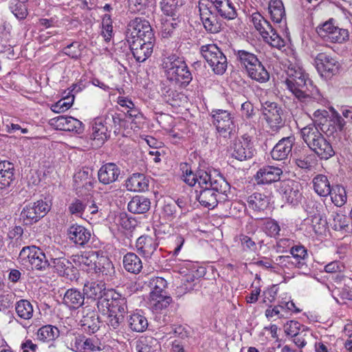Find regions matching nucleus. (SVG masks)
<instances>
[{
	"label": "nucleus",
	"mask_w": 352,
	"mask_h": 352,
	"mask_svg": "<svg viewBox=\"0 0 352 352\" xmlns=\"http://www.w3.org/2000/svg\"><path fill=\"white\" fill-rule=\"evenodd\" d=\"M285 85L302 107H315L322 96L309 75L297 64L289 63L286 70Z\"/></svg>",
	"instance_id": "nucleus-1"
},
{
	"label": "nucleus",
	"mask_w": 352,
	"mask_h": 352,
	"mask_svg": "<svg viewBox=\"0 0 352 352\" xmlns=\"http://www.w3.org/2000/svg\"><path fill=\"white\" fill-rule=\"evenodd\" d=\"M301 138L310 151L321 160H327L335 155L329 140L319 131L314 123H311L300 130Z\"/></svg>",
	"instance_id": "nucleus-2"
},
{
	"label": "nucleus",
	"mask_w": 352,
	"mask_h": 352,
	"mask_svg": "<svg viewBox=\"0 0 352 352\" xmlns=\"http://www.w3.org/2000/svg\"><path fill=\"white\" fill-rule=\"evenodd\" d=\"M162 66L166 80L175 85L186 87L192 80V74L185 60L176 54L164 57Z\"/></svg>",
	"instance_id": "nucleus-3"
},
{
	"label": "nucleus",
	"mask_w": 352,
	"mask_h": 352,
	"mask_svg": "<svg viewBox=\"0 0 352 352\" xmlns=\"http://www.w3.org/2000/svg\"><path fill=\"white\" fill-rule=\"evenodd\" d=\"M234 55L250 78L261 83L269 80V72L253 52L246 50H234Z\"/></svg>",
	"instance_id": "nucleus-4"
},
{
	"label": "nucleus",
	"mask_w": 352,
	"mask_h": 352,
	"mask_svg": "<svg viewBox=\"0 0 352 352\" xmlns=\"http://www.w3.org/2000/svg\"><path fill=\"white\" fill-rule=\"evenodd\" d=\"M251 21L256 30L262 36L265 42L278 50L285 46V40L276 32L270 22L259 12L253 13L251 16Z\"/></svg>",
	"instance_id": "nucleus-5"
},
{
	"label": "nucleus",
	"mask_w": 352,
	"mask_h": 352,
	"mask_svg": "<svg viewBox=\"0 0 352 352\" xmlns=\"http://www.w3.org/2000/svg\"><path fill=\"white\" fill-rule=\"evenodd\" d=\"M200 53L215 74L223 75L226 72L228 67V60L217 45H201Z\"/></svg>",
	"instance_id": "nucleus-6"
},
{
	"label": "nucleus",
	"mask_w": 352,
	"mask_h": 352,
	"mask_svg": "<svg viewBox=\"0 0 352 352\" xmlns=\"http://www.w3.org/2000/svg\"><path fill=\"white\" fill-rule=\"evenodd\" d=\"M212 122L217 133L224 138H231L236 132L234 115L223 109H212L210 112Z\"/></svg>",
	"instance_id": "nucleus-7"
},
{
	"label": "nucleus",
	"mask_w": 352,
	"mask_h": 352,
	"mask_svg": "<svg viewBox=\"0 0 352 352\" xmlns=\"http://www.w3.org/2000/svg\"><path fill=\"white\" fill-rule=\"evenodd\" d=\"M97 307L107 308V313L124 314L127 311V303L125 297L115 289H107L103 292V295L98 300Z\"/></svg>",
	"instance_id": "nucleus-8"
},
{
	"label": "nucleus",
	"mask_w": 352,
	"mask_h": 352,
	"mask_svg": "<svg viewBox=\"0 0 352 352\" xmlns=\"http://www.w3.org/2000/svg\"><path fill=\"white\" fill-rule=\"evenodd\" d=\"M261 111L272 131L276 132L284 126L283 109L278 103L271 101L262 102Z\"/></svg>",
	"instance_id": "nucleus-9"
},
{
	"label": "nucleus",
	"mask_w": 352,
	"mask_h": 352,
	"mask_svg": "<svg viewBox=\"0 0 352 352\" xmlns=\"http://www.w3.org/2000/svg\"><path fill=\"white\" fill-rule=\"evenodd\" d=\"M136 250L146 261L155 263L160 261L162 249L157 250L158 243L149 236H140L135 243Z\"/></svg>",
	"instance_id": "nucleus-10"
},
{
	"label": "nucleus",
	"mask_w": 352,
	"mask_h": 352,
	"mask_svg": "<svg viewBox=\"0 0 352 352\" xmlns=\"http://www.w3.org/2000/svg\"><path fill=\"white\" fill-rule=\"evenodd\" d=\"M126 37L130 40L134 38L155 41L150 23L140 17H136L130 21L128 25Z\"/></svg>",
	"instance_id": "nucleus-11"
},
{
	"label": "nucleus",
	"mask_w": 352,
	"mask_h": 352,
	"mask_svg": "<svg viewBox=\"0 0 352 352\" xmlns=\"http://www.w3.org/2000/svg\"><path fill=\"white\" fill-rule=\"evenodd\" d=\"M50 204L43 199L25 206L21 212V217L26 225L38 222L50 210Z\"/></svg>",
	"instance_id": "nucleus-12"
},
{
	"label": "nucleus",
	"mask_w": 352,
	"mask_h": 352,
	"mask_svg": "<svg viewBox=\"0 0 352 352\" xmlns=\"http://www.w3.org/2000/svg\"><path fill=\"white\" fill-rule=\"evenodd\" d=\"M199 3L206 4L208 10L223 19L230 21L237 16V11L232 0H199Z\"/></svg>",
	"instance_id": "nucleus-13"
},
{
	"label": "nucleus",
	"mask_w": 352,
	"mask_h": 352,
	"mask_svg": "<svg viewBox=\"0 0 352 352\" xmlns=\"http://www.w3.org/2000/svg\"><path fill=\"white\" fill-rule=\"evenodd\" d=\"M230 152L231 156L239 161L251 159L255 152L251 138L244 135L241 138L235 140L230 145Z\"/></svg>",
	"instance_id": "nucleus-14"
},
{
	"label": "nucleus",
	"mask_w": 352,
	"mask_h": 352,
	"mask_svg": "<svg viewBox=\"0 0 352 352\" xmlns=\"http://www.w3.org/2000/svg\"><path fill=\"white\" fill-rule=\"evenodd\" d=\"M275 188L283 199L291 204L296 205L301 199L300 185L298 182L283 180L275 184Z\"/></svg>",
	"instance_id": "nucleus-15"
},
{
	"label": "nucleus",
	"mask_w": 352,
	"mask_h": 352,
	"mask_svg": "<svg viewBox=\"0 0 352 352\" xmlns=\"http://www.w3.org/2000/svg\"><path fill=\"white\" fill-rule=\"evenodd\" d=\"M315 63L318 72L320 75L327 78L338 74L340 64L332 56L326 53H319L315 58Z\"/></svg>",
	"instance_id": "nucleus-16"
},
{
	"label": "nucleus",
	"mask_w": 352,
	"mask_h": 352,
	"mask_svg": "<svg viewBox=\"0 0 352 352\" xmlns=\"http://www.w3.org/2000/svg\"><path fill=\"white\" fill-rule=\"evenodd\" d=\"M130 50L137 62L142 63L148 58L153 51L155 41L127 39Z\"/></svg>",
	"instance_id": "nucleus-17"
},
{
	"label": "nucleus",
	"mask_w": 352,
	"mask_h": 352,
	"mask_svg": "<svg viewBox=\"0 0 352 352\" xmlns=\"http://www.w3.org/2000/svg\"><path fill=\"white\" fill-rule=\"evenodd\" d=\"M14 172V166L12 162L0 160V193L7 195L13 188Z\"/></svg>",
	"instance_id": "nucleus-18"
},
{
	"label": "nucleus",
	"mask_w": 352,
	"mask_h": 352,
	"mask_svg": "<svg viewBox=\"0 0 352 352\" xmlns=\"http://www.w3.org/2000/svg\"><path fill=\"white\" fill-rule=\"evenodd\" d=\"M198 8L200 19L206 32L210 34L219 32L222 25L219 19L220 17L208 10V7L204 3H198Z\"/></svg>",
	"instance_id": "nucleus-19"
},
{
	"label": "nucleus",
	"mask_w": 352,
	"mask_h": 352,
	"mask_svg": "<svg viewBox=\"0 0 352 352\" xmlns=\"http://www.w3.org/2000/svg\"><path fill=\"white\" fill-rule=\"evenodd\" d=\"M50 124L57 129L82 134L84 124L79 120L72 116H59L50 120Z\"/></svg>",
	"instance_id": "nucleus-20"
},
{
	"label": "nucleus",
	"mask_w": 352,
	"mask_h": 352,
	"mask_svg": "<svg viewBox=\"0 0 352 352\" xmlns=\"http://www.w3.org/2000/svg\"><path fill=\"white\" fill-rule=\"evenodd\" d=\"M179 85H175L169 80H165L160 84V91L165 101L172 106H179L184 98V95L179 89L184 88Z\"/></svg>",
	"instance_id": "nucleus-21"
},
{
	"label": "nucleus",
	"mask_w": 352,
	"mask_h": 352,
	"mask_svg": "<svg viewBox=\"0 0 352 352\" xmlns=\"http://www.w3.org/2000/svg\"><path fill=\"white\" fill-rule=\"evenodd\" d=\"M82 318L80 320V324L83 329L89 333H94L100 329V318L95 311V307L85 305L82 307Z\"/></svg>",
	"instance_id": "nucleus-22"
},
{
	"label": "nucleus",
	"mask_w": 352,
	"mask_h": 352,
	"mask_svg": "<svg viewBox=\"0 0 352 352\" xmlns=\"http://www.w3.org/2000/svg\"><path fill=\"white\" fill-rule=\"evenodd\" d=\"M295 141L294 135L281 138L271 151L272 158L278 161L287 160L288 156L292 154Z\"/></svg>",
	"instance_id": "nucleus-23"
},
{
	"label": "nucleus",
	"mask_w": 352,
	"mask_h": 352,
	"mask_svg": "<svg viewBox=\"0 0 352 352\" xmlns=\"http://www.w3.org/2000/svg\"><path fill=\"white\" fill-rule=\"evenodd\" d=\"M54 262V264H50V268H52L60 276L65 277L70 280L77 278L78 270L74 265L72 261H70L66 256L57 262Z\"/></svg>",
	"instance_id": "nucleus-24"
},
{
	"label": "nucleus",
	"mask_w": 352,
	"mask_h": 352,
	"mask_svg": "<svg viewBox=\"0 0 352 352\" xmlns=\"http://www.w3.org/2000/svg\"><path fill=\"white\" fill-rule=\"evenodd\" d=\"M283 170L280 168L273 166H265L260 168L255 176L258 184H269L272 182L278 183Z\"/></svg>",
	"instance_id": "nucleus-25"
},
{
	"label": "nucleus",
	"mask_w": 352,
	"mask_h": 352,
	"mask_svg": "<svg viewBox=\"0 0 352 352\" xmlns=\"http://www.w3.org/2000/svg\"><path fill=\"white\" fill-rule=\"evenodd\" d=\"M295 164L301 169L311 170L316 162V157L305 146L295 147L294 150Z\"/></svg>",
	"instance_id": "nucleus-26"
},
{
	"label": "nucleus",
	"mask_w": 352,
	"mask_h": 352,
	"mask_svg": "<svg viewBox=\"0 0 352 352\" xmlns=\"http://www.w3.org/2000/svg\"><path fill=\"white\" fill-rule=\"evenodd\" d=\"M121 170L115 163H107L102 165L98 172V177L100 183L104 185L111 184L118 180Z\"/></svg>",
	"instance_id": "nucleus-27"
},
{
	"label": "nucleus",
	"mask_w": 352,
	"mask_h": 352,
	"mask_svg": "<svg viewBox=\"0 0 352 352\" xmlns=\"http://www.w3.org/2000/svg\"><path fill=\"white\" fill-rule=\"evenodd\" d=\"M69 239L76 245L85 247L90 240L91 232L82 226L73 224L69 227L67 232Z\"/></svg>",
	"instance_id": "nucleus-28"
},
{
	"label": "nucleus",
	"mask_w": 352,
	"mask_h": 352,
	"mask_svg": "<svg viewBox=\"0 0 352 352\" xmlns=\"http://www.w3.org/2000/svg\"><path fill=\"white\" fill-rule=\"evenodd\" d=\"M85 294L76 288L67 289L63 299V304L70 309H77L80 307L88 305V300L85 302Z\"/></svg>",
	"instance_id": "nucleus-29"
},
{
	"label": "nucleus",
	"mask_w": 352,
	"mask_h": 352,
	"mask_svg": "<svg viewBox=\"0 0 352 352\" xmlns=\"http://www.w3.org/2000/svg\"><path fill=\"white\" fill-rule=\"evenodd\" d=\"M94 269L96 274H101L107 281L112 280L115 276V267L107 256L98 257L97 261H95Z\"/></svg>",
	"instance_id": "nucleus-30"
},
{
	"label": "nucleus",
	"mask_w": 352,
	"mask_h": 352,
	"mask_svg": "<svg viewBox=\"0 0 352 352\" xmlns=\"http://www.w3.org/2000/svg\"><path fill=\"white\" fill-rule=\"evenodd\" d=\"M196 192V199L202 206L213 209L218 205L220 195L213 190L210 189L209 187H204L199 192L197 190Z\"/></svg>",
	"instance_id": "nucleus-31"
},
{
	"label": "nucleus",
	"mask_w": 352,
	"mask_h": 352,
	"mask_svg": "<svg viewBox=\"0 0 352 352\" xmlns=\"http://www.w3.org/2000/svg\"><path fill=\"white\" fill-rule=\"evenodd\" d=\"M129 328L134 332L142 333L148 326V320L142 310L131 313L126 318Z\"/></svg>",
	"instance_id": "nucleus-32"
},
{
	"label": "nucleus",
	"mask_w": 352,
	"mask_h": 352,
	"mask_svg": "<svg viewBox=\"0 0 352 352\" xmlns=\"http://www.w3.org/2000/svg\"><path fill=\"white\" fill-rule=\"evenodd\" d=\"M128 190L144 192L148 190V179L142 173H133L126 180Z\"/></svg>",
	"instance_id": "nucleus-33"
},
{
	"label": "nucleus",
	"mask_w": 352,
	"mask_h": 352,
	"mask_svg": "<svg viewBox=\"0 0 352 352\" xmlns=\"http://www.w3.org/2000/svg\"><path fill=\"white\" fill-rule=\"evenodd\" d=\"M291 257L293 258L297 268L302 271H309V267L307 264L308 258V253L307 249L301 245H294L289 250Z\"/></svg>",
	"instance_id": "nucleus-34"
},
{
	"label": "nucleus",
	"mask_w": 352,
	"mask_h": 352,
	"mask_svg": "<svg viewBox=\"0 0 352 352\" xmlns=\"http://www.w3.org/2000/svg\"><path fill=\"white\" fill-rule=\"evenodd\" d=\"M122 265L126 272L133 274H138L143 268L141 258L134 252H128L124 255Z\"/></svg>",
	"instance_id": "nucleus-35"
},
{
	"label": "nucleus",
	"mask_w": 352,
	"mask_h": 352,
	"mask_svg": "<svg viewBox=\"0 0 352 352\" xmlns=\"http://www.w3.org/2000/svg\"><path fill=\"white\" fill-rule=\"evenodd\" d=\"M127 207L129 211L132 213L144 214L150 210L151 201L144 196L136 195L129 202Z\"/></svg>",
	"instance_id": "nucleus-36"
},
{
	"label": "nucleus",
	"mask_w": 352,
	"mask_h": 352,
	"mask_svg": "<svg viewBox=\"0 0 352 352\" xmlns=\"http://www.w3.org/2000/svg\"><path fill=\"white\" fill-rule=\"evenodd\" d=\"M200 280L194 274H188L183 276L180 285L177 286L175 292L177 296H182L186 293L197 289Z\"/></svg>",
	"instance_id": "nucleus-37"
},
{
	"label": "nucleus",
	"mask_w": 352,
	"mask_h": 352,
	"mask_svg": "<svg viewBox=\"0 0 352 352\" xmlns=\"http://www.w3.org/2000/svg\"><path fill=\"white\" fill-rule=\"evenodd\" d=\"M185 3L186 0H162L160 5L164 15L176 17Z\"/></svg>",
	"instance_id": "nucleus-38"
},
{
	"label": "nucleus",
	"mask_w": 352,
	"mask_h": 352,
	"mask_svg": "<svg viewBox=\"0 0 352 352\" xmlns=\"http://www.w3.org/2000/svg\"><path fill=\"white\" fill-rule=\"evenodd\" d=\"M137 352H159L160 344L152 336H142L136 342Z\"/></svg>",
	"instance_id": "nucleus-39"
},
{
	"label": "nucleus",
	"mask_w": 352,
	"mask_h": 352,
	"mask_svg": "<svg viewBox=\"0 0 352 352\" xmlns=\"http://www.w3.org/2000/svg\"><path fill=\"white\" fill-rule=\"evenodd\" d=\"M214 174L211 176L208 187L219 195H222L230 189V184L219 172L214 170Z\"/></svg>",
	"instance_id": "nucleus-40"
},
{
	"label": "nucleus",
	"mask_w": 352,
	"mask_h": 352,
	"mask_svg": "<svg viewBox=\"0 0 352 352\" xmlns=\"http://www.w3.org/2000/svg\"><path fill=\"white\" fill-rule=\"evenodd\" d=\"M312 182L314 189L318 195L327 197L331 193L332 186L326 175H318L314 177Z\"/></svg>",
	"instance_id": "nucleus-41"
},
{
	"label": "nucleus",
	"mask_w": 352,
	"mask_h": 352,
	"mask_svg": "<svg viewBox=\"0 0 352 352\" xmlns=\"http://www.w3.org/2000/svg\"><path fill=\"white\" fill-rule=\"evenodd\" d=\"M110 137L107 126L101 121L96 120L92 126L91 139L97 141L98 144H103Z\"/></svg>",
	"instance_id": "nucleus-42"
},
{
	"label": "nucleus",
	"mask_w": 352,
	"mask_h": 352,
	"mask_svg": "<svg viewBox=\"0 0 352 352\" xmlns=\"http://www.w3.org/2000/svg\"><path fill=\"white\" fill-rule=\"evenodd\" d=\"M332 219H330L331 228L336 231H344L349 232L351 230L349 226V219L342 212H333L331 215Z\"/></svg>",
	"instance_id": "nucleus-43"
},
{
	"label": "nucleus",
	"mask_w": 352,
	"mask_h": 352,
	"mask_svg": "<svg viewBox=\"0 0 352 352\" xmlns=\"http://www.w3.org/2000/svg\"><path fill=\"white\" fill-rule=\"evenodd\" d=\"M249 207L256 211H263L270 204L268 197L261 193L254 192L248 198Z\"/></svg>",
	"instance_id": "nucleus-44"
},
{
	"label": "nucleus",
	"mask_w": 352,
	"mask_h": 352,
	"mask_svg": "<svg viewBox=\"0 0 352 352\" xmlns=\"http://www.w3.org/2000/svg\"><path fill=\"white\" fill-rule=\"evenodd\" d=\"M269 11L272 21L275 23L285 21V12L283 3L280 0H271L269 3Z\"/></svg>",
	"instance_id": "nucleus-45"
},
{
	"label": "nucleus",
	"mask_w": 352,
	"mask_h": 352,
	"mask_svg": "<svg viewBox=\"0 0 352 352\" xmlns=\"http://www.w3.org/2000/svg\"><path fill=\"white\" fill-rule=\"evenodd\" d=\"M148 285L151 288V298L166 294L165 289L167 286V282L164 278L153 277L150 279Z\"/></svg>",
	"instance_id": "nucleus-46"
},
{
	"label": "nucleus",
	"mask_w": 352,
	"mask_h": 352,
	"mask_svg": "<svg viewBox=\"0 0 352 352\" xmlns=\"http://www.w3.org/2000/svg\"><path fill=\"white\" fill-rule=\"evenodd\" d=\"M95 256L94 252H83L81 254H74L71 256V259L74 265L79 267H93L95 261L93 260Z\"/></svg>",
	"instance_id": "nucleus-47"
},
{
	"label": "nucleus",
	"mask_w": 352,
	"mask_h": 352,
	"mask_svg": "<svg viewBox=\"0 0 352 352\" xmlns=\"http://www.w3.org/2000/svg\"><path fill=\"white\" fill-rule=\"evenodd\" d=\"M38 247L35 245H30L23 247L19 252L18 256V262L27 270H30L32 261L36 255V250Z\"/></svg>",
	"instance_id": "nucleus-48"
},
{
	"label": "nucleus",
	"mask_w": 352,
	"mask_h": 352,
	"mask_svg": "<svg viewBox=\"0 0 352 352\" xmlns=\"http://www.w3.org/2000/svg\"><path fill=\"white\" fill-rule=\"evenodd\" d=\"M102 285L96 283H87L84 285L83 292L84 294H86L88 296V299H91V302L94 305L92 306L97 305L98 301H96V298H98V300L103 295L102 292Z\"/></svg>",
	"instance_id": "nucleus-49"
},
{
	"label": "nucleus",
	"mask_w": 352,
	"mask_h": 352,
	"mask_svg": "<svg viewBox=\"0 0 352 352\" xmlns=\"http://www.w3.org/2000/svg\"><path fill=\"white\" fill-rule=\"evenodd\" d=\"M15 311L18 317L23 320H30L33 316V306L29 300L25 299H21L16 302Z\"/></svg>",
	"instance_id": "nucleus-50"
},
{
	"label": "nucleus",
	"mask_w": 352,
	"mask_h": 352,
	"mask_svg": "<svg viewBox=\"0 0 352 352\" xmlns=\"http://www.w3.org/2000/svg\"><path fill=\"white\" fill-rule=\"evenodd\" d=\"M36 336L41 341L50 342L59 336V330L54 326L45 325L38 330Z\"/></svg>",
	"instance_id": "nucleus-51"
},
{
	"label": "nucleus",
	"mask_w": 352,
	"mask_h": 352,
	"mask_svg": "<svg viewBox=\"0 0 352 352\" xmlns=\"http://www.w3.org/2000/svg\"><path fill=\"white\" fill-rule=\"evenodd\" d=\"M50 268L45 252L38 247L36 255L32 261L30 268L32 270L45 271Z\"/></svg>",
	"instance_id": "nucleus-52"
},
{
	"label": "nucleus",
	"mask_w": 352,
	"mask_h": 352,
	"mask_svg": "<svg viewBox=\"0 0 352 352\" xmlns=\"http://www.w3.org/2000/svg\"><path fill=\"white\" fill-rule=\"evenodd\" d=\"M331 201L337 207H342L347 200L345 188L340 185L332 186L331 192L329 193Z\"/></svg>",
	"instance_id": "nucleus-53"
},
{
	"label": "nucleus",
	"mask_w": 352,
	"mask_h": 352,
	"mask_svg": "<svg viewBox=\"0 0 352 352\" xmlns=\"http://www.w3.org/2000/svg\"><path fill=\"white\" fill-rule=\"evenodd\" d=\"M262 230L268 236L277 239L280 235V227L279 223L274 219H268L263 224Z\"/></svg>",
	"instance_id": "nucleus-54"
},
{
	"label": "nucleus",
	"mask_w": 352,
	"mask_h": 352,
	"mask_svg": "<svg viewBox=\"0 0 352 352\" xmlns=\"http://www.w3.org/2000/svg\"><path fill=\"white\" fill-rule=\"evenodd\" d=\"M179 21L177 18L175 17H173L171 20L166 21L162 27V36L164 38H168L174 36L179 27Z\"/></svg>",
	"instance_id": "nucleus-55"
},
{
	"label": "nucleus",
	"mask_w": 352,
	"mask_h": 352,
	"mask_svg": "<svg viewBox=\"0 0 352 352\" xmlns=\"http://www.w3.org/2000/svg\"><path fill=\"white\" fill-rule=\"evenodd\" d=\"M101 342L96 336L87 337L85 336L81 352H94L101 350Z\"/></svg>",
	"instance_id": "nucleus-56"
},
{
	"label": "nucleus",
	"mask_w": 352,
	"mask_h": 352,
	"mask_svg": "<svg viewBox=\"0 0 352 352\" xmlns=\"http://www.w3.org/2000/svg\"><path fill=\"white\" fill-rule=\"evenodd\" d=\"M74 100V96H67L61 98L56 103L52 104L51 110L56 113H60L68 110L72 105Z\"/></svg>",
	"instance_id": "nucleus-57"
},
{
	"label": "nucleus",
	"mask_w": 352,
	"mask_h": 352,
	"mask_svg": "<svg viewBox=\"0 0 352 352\" xmlns=\"http://www.w3.org/2000/svg\"><path fill=\"white\" fill-rule=\"evenodd\" d=\"M102 36L105 41H110L113 35L112 19L110 14H104L102 19Z\"/></svg>",
	"instance_id": "nucleus-58"
},
{
	"label": "nucleus",
	"mask_w": 352,
	"mask_h": 352,
	"mask_svg": "<svg viewBox=\"0 0 352 352\" xmlns=\"http://www.w3.org/2000/svg\"><path fill=\"white\" fill-rule=\"evenodd\" d=\"M85 335L81 333H68L67 340L69 342V349L74 352H81Z\"/></svg>",
	"instance_id": "nucleus-59"
},
{
	"label": "nucleus",
	"mask_w": 352,
	"mask_h": 352,
	"mask_svg": "<svg viewBox=\"0 0 352 352\" xmlns=\"http://www.w3.org/2000/svg\"><path fill=\"white\" fill-rule=\"evenodd\" d=\"M349 38V32L346 29L336 27L330 36H329L326 41L331 43H342Z\"/></svg>",
	"instance_id": "nucleus-60"
},
{
	"label": "nucleus",
	"mask_w": 352,
	"mask_h": 352,
	"mask_svg": "<svg viewBox=\"0 0 352 352\" xmlns=\"http://www.w3.org/2000/svg\"><path fill=\"white\" fill-rule=\"evenodd\" d=\"M172 302L171 297L166 294L151 298L153 309L156 311H162L167 308Z\"/></svg>",
	"instance_id": "nucleus-61"
},
{
	"label": "nucleus",
	"mask_w": 352,
	"mask_h": 352,
	"mask_svg": "<svg viewBox=\"0 0 352 352\" xmlns=\"http://www.w3.org/2000/svg\"><path fill=\"white\" fill-rule=\"evenodd\" d=\"M181 170L182 171L183 181L190 186H195L196 184L197 171L194 173L190 166L186 163L181 164Z\"/></svg>",
	"instance_id": "nucleus-62"
},
{
	"label": "nucleus",
	"mask_w": 352,
	"mask_h": 352,
	"mask_svg": "<svg viewBox=\"0 0 352 352\" xmlns=\"http://www.w3.org/2000/svg\"><path fill=\"white\" fill-rule=\"evenodd\" d=\"M81 46L78 42L74 41L63 49V53L72 59L78 60L81 57Z\"/></svg>",
	"instance_id": "nucleus-63"
},
{
	"label": "nucleus",
	"mask_w": 352,
	"mask_h": 352,
	"mask_svg": "<svg viewBox=\"0 0 352 352\" xmlns=\"http://www.w3.org/2000/svg\"><path fill=\"white\" fill-rule=\"evenodd\" d=\"M45 254L49 264H54V261L57 262L66 256L65 252L55 246H49L45 250Z\"/></svg>",
	"instance_id": "nucleus-64"
}]
</instances>
